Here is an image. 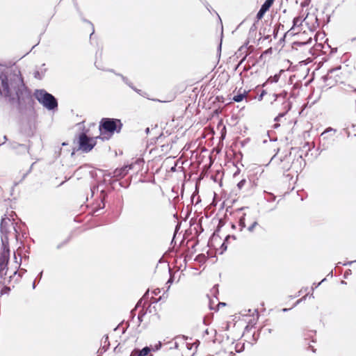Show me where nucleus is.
Wrapping results in <instances>:
<instances>
[{"label": "nucleus", "mask_w": 356, "mask_h": 356, "mask_svg": "<svg viewBox=\"0 0 356 356\" xmlns=\"http://www.w3.org/2000/svg\"><path fill=\"white\" fill-rule=\"evenodd\" d=\"M0 97L10 106L15 105L20 117V133L28 138L33 136L37 118L35 101L19 67L15 63H0Z\"/></svg>", "instance_id": "obj_1"}, {"label": "nucleus", "mask_w": 356, "mask_h": 356, "mask_svg": "<svg viewBox=\"0 0 356 356\" xmlns=\"http://www.w3.org/2000/svg\"><path fill=\"white\" fill-rule=\"evenodd\" d=\"M123 127L121 120L112 118H103L99 124V138L102 140H108L115 133H120Z\"/></svg>", "instance_id": "obj_2"}, {"label": "nucleus", "mask_w": 356, "mask_h": 356, "mask_svg": "<svg viewBox=\"0 0 356 356\" xmlns=\"http://www.w3.org/2000/svg\"><path fill=\"white\" fill-rule=\"evenodd\" d=\"M34 97L48 111L58 110V103L57 99L44 89H35L33 92Z\"/></svg>", "instance_id": "obj_3"}, {"label": "nucleus", "mask_w": 356, "mask_h": 356, "mask_svg": "<svg viewBox=\"0 0 356 356\" xmlns=\"http://www.w3.org/2000/svg\"><path fill=\"white\" fill-rule=\"evenodd\" d=\"M89 130L83 127L81 131L75 138L78 147L76 150H81L83 153L90 152L96 145L98 136L90 137L88 136Z\"/></svg>", "instance_id": "obj_4"}, {"label": "nucleus", "mask_w": 356, "mask_h": 356, "mask_svg": "<svg viewBox=\"0 0 356 356\" xmlns=\"http://www.w3.org/2000/svg\"><path fill=\"white\" fill-rule=\"evenodd\" d=\"M336 132L337 129L330 127L321 133L319 138L320 147L322 148L321 151L327 149L333 145L334 141L333 136Z\"/></svg>", "instance_id": "obj_5"}, {"label": "nucleus", "mask_w": 356, "mask_h": 356, "mask_svg": "<svg viewBox=\"0 0 356 356\" xmlns=\"http://www.w3.org/2000/svg\"><path fill=\"white\" fill-rule=\"evenodd\" d=\"M12 227L13 230L16 233V238L17 239L18 232L16 228V226L13 222H11V220L9 218H7L6 215L4 217H2L1 223H0V232L1 236H8L9 233V227Z\"/></svg>", "instance_id": "obj_6"}, {"label": "nucleus", "mask_w": 356, "mask_h": 356, "mask_svg": "<svg viewBox=\"0 0 356 356\" xmlns=\"http://www.w3.org/2000/svg\"><path fill=\"white\" fill-rule=\"evenodd\" d=\"M2 252L0 254V260L8 264L10 259V248L8 236H1Z\"/></svg>", "instance_id": "obj_7"}, {"label": "nucleus", "mask_w": 356, "mask_h": 356, "mask_svg": "<svg viewBox=\"0 0 356 356\" xmlns=\"http://www.w3.org/2000/svg\"><path fill=\"white\" fill-rule=\"evenodd\" d=\"M114 189L113 187L108 189H102L100 191L99 199L100 203L97 206V207L94 209V213H98L100 210H102L105 208L106 198L108 197V193H111Z\"/></svg>", "instance_id": "obj_8"}, {"label": "nucleus", "mask_w": 356, "mask_h": 356, "mask_svg": "<svg viewBox=\"0 0 356 356\" xmlns=\"http://www.w3.org/2000/svg\"><path fill=\"white\" fill-rule=\"evenodd\" d=\"M115 75L116 76H120L122 81L126 84L127 85L129 88H131L133 90H134L136 92H137L138 95H140V96L143 97H145L148 99H149V97H148V94L142 90H140V89H138L136 88L134 85L133 83H131V81H129V79L127 77V76H124L123 74H120V73H115Z\"/></svg>", "instance_id": "obj_9"}, {"label": "nucleus", "mask_w": 356, "mask_h": 356, "mask_svg": "<svg viewBox=\"0 0 356 356\" xmlns=\"http://www.w3.org/2000/svg\"><path fill=\"white\" fill-rule=\"evenodd\" d=\"M134 168L133 164H127L124 165L123 167L120 168H116L113 172V176L116 179H122L129 172V171Z\"/></svg>", "instance_id": "obj_10"}, {"label": "nucleus", "mask_w": 356, "mask_h": 356, "mask_svg": "<svg viewBox=\"0 0 356 356\" xmlns=\"http://www.w3.org/2000/svg\"><path fill=\"white\" fill-rule=\"evenodd\" d=\"M291 154V152H290L280 159V163L282 165L281 168L284 172L289 171L292 166V163L291 162L290 159Z\"/></svg>", "instance_id": "obj_11"}, {"label": "nucleus", "mask_w": 356, "mask_h": 356, "mask_svg": "<svg viewBox=\"0 0 356 356\" xmlns=\"http://www.w3.org/2000/svg\"><path fill=\"white\" fill-rule=\"evenodd\" d=\"M32 145V143L29 140V144H20L18 143H13L12 145V147L13 149H19V153L24 154L26 152H29L31 145Z\"/></svg>", "instance_id": "obj_12"}, {"label": "nucleus", "mask_w": 356, "mask_h": 356, "mask_svg": "<svg viewBox=\"0 0 356 356\" xmlns=\"http://www.w3.org/2000/svg\"><path fill=\"white\" fill-rule=\"evenodd\" d=\"M218 230H216V232H213V234L211 236L209 241H208V246L210 248V249H216V243H219L220 241V236L216 233Z\"/></svg>", "instance_id": "obj_13"}, {"label": "nucleus", "mask_w": 356, "mask_h": 356, "mask_svg": "<svg viewBox=\"0 0 356 356\" xmlns=\"http://www.w3.org/2000/svg\"><path fill=\"white\" fill-rule=\"evenodd\" d=\"M283 106H284V108L285 109V111L282 112V113H280L275 118H274V121L275 122H278L280 118H283L284 116H285V115L291 110V107H292V103L289 101V100H286L283 103Z\"/></svg>", "instance_id": "obj_14"}, {"label": "nucleus", "mask_w": 356, "mask_h": 356, "mask_svg": "<svg viewBox=\"0 0 356 356\" xmlns=\"http://www.w3.org/2000/svg\"><path fill=\"white\" fill-rule=\"evenodd\" d=\"M270 32H271V24L261 28L259 31V35H264V40H268L270 38Z\"/></svg>", "instance_id": "obj_15"}, {"label": "nucleus", "mask_w": 356, "mask_h": 356, "mask_svg": "<svg viewBox=\"0 0 356 356\" xmlns=\"http://www.w3.org/2000/svg\"><path fill=\"white\" fill-rule=\"evenodd\" d=\"M103 346L98 350V353H101V354L105 353L109 348L110 342L108 341V336L104 335L102 338Z\"/></svg>", "instance_id": "obj_16"}, {"label": "nucleus", "mask_w": 356, "mask_h": 356, "mask_svg": "<svg viewBox=\"0 0 356 356\" xmlns=\"http://www.w3.org/2000/svg\"><path fill=\"white\" fill-rule=\"evenodd\" d=\"M341 65H339L336 67H333V68L328 70L327 74L324 75L322 77V79H323V81L326 83L327 81L331 79H332L331 74L339 71L341 69Z\"/></svg>", "instance_id": "obj_17"}, {"label": "nucleus", "mask_w": 356, "mask_h": 356, "mask_svg": "<svg viewBox=\"0 0 356 356\" xmlns=\"http://www.w3.org/2000/svg\"><path fill=\"white\" fill-rule=\"evenodd\" d=\"M102 185H107V179L104 177V179L101 181L98 184L95 185L90 188L91 196L93 197L95 193L99 191V187Z\"/></svg>", "instance_id": "obj_18"}, {"label": "nucleus", "mask_w": 356, "mask_h": 356, "mask_svg": "<svg viewBox=\"0 0 356 356\" xmlns=\"http://www.w3.org/2000/svg\"><path fill=\"white\" fill-rule=\"evenodd\" d=\"M282 72V70H281L280 71V73L275 74V75L270 76V77H268V79L266 80V81L262 85V86L263 87L266 86V84H268V83H277L279 81L280 78V73Z\"/></svg>", "instance_id": "obj_19"}, {"label": "nucleus", "mask_w": 356, "mask_h": 356, "mask_svg": "<svg viewBox=\"0 0 356 356\" xmlns=\"http://www.w3.org/2000/svg\"><path fill=\"white\" fill-rule=\"evenodd\" d=\"M230 238V235H227L225 238L224 239V241L222 242V243L220 245V252H219V254H222L227 249V243H228V241L229 239Z\"/></svg>", "instance_id": "obj_20"}, {"label": "nucleus", "mask_w": 356, "mask_h": 356, "mask_svg": "<svg viewBox=\"0 0 356 356\" xmlns=\"http://www.w3.org/2000/svg\"><path fill=\"white\" fill-rule=\"evenodd\" d=\"M138 351L139 353L140 356H147L149 353H151V351H152V347L151 346H146L144 348H143L141 350L138 348Z\"/></svg>", "instance_id": "obj_21"}, {"label": "nucleus", "mask_w": 356, "mask_h": 356, "mask_svg": "<svg viewBox=\"0 0 356 356\" xmlns=\"http://www.w3.org/2000/svg\"><path fill=\"white\" fill-rule=\"evenodd\" d=\"M46 71V68L41 70V71H35L33 73V77L38 80H42L44 77Z\"/></svg>", "instance_id": "obj_22"}, {"label": "nucleus", "mask_w": 356, "mask_h": 356, "mask_svg": "<svg viewBox=\"0 0 356 356\" xmlns=\"http://www.w3.org/2000/svg\"><path fill=\"white\" fill-rule=\"evenodd\" d=\"M275 0H265L263 4L261 6V9L268 11L270 8L273 6Z\"/></svg>", "instance_id": "obj_23"}, {"label": "nucleus", "mask_w": 356, "mask_h": 356, "mask_svg": "<svg viewBox=\"0 0 356 356\" xmlns=\"http://www.w3.org/2000/svg\"><path fill=\"white\" fill-rule=\"evenodd\" d=\"M245 95H246V91L244 90L243 92H242V93L239 92L237 95H234L232 98V100L234 101L235 102H241V101H243V99L245 97Z\"/></svg>", "instance_id": "obj_24"}, {"label": "nucleus", "mask_w": 356, "mask_h": 356, "mask_svg": "<svg viewBox=\"0 0 356 356\" xmlns=\"http://www.w3.org/2000/svg\"><path fill=\"white\" fill-rule=\"evenodd\" d=\"M145 161L143 159H136L134 162L131 164L134 165V168L137 167V171H138L140 167L144 164Z\"/></svg>", "instance_id": "obj_25"}, {"label": "nucleus", "mask_w": 356, "mask_h": 356, "mask_svg": "<svg viewBox=\"0 0 356 356\" xmlns=\"http://www.w3.org/2000/svg\"><path fill=\"white\" fill-rule=\"evenodd\" d=\"M284 29V25L282 24L281 23H279L277 24H276L274 28H273V38L275 39L277 38V34H278V32H279V30L280 29Z\"/></svg>", "instance_id": "obj_26"}, {"label": "nucleus", "mask_w": 356, "mask_h": 356, "mask_svg": "<svg viewBox=\"0 0 356 356\" xmlns=\"http://www.w3.org/2000/svg\"><path fill=\"white\" fill-rule=\"evenodd\" d=\"M312 38H309L305 42H300V41L294 42H293V45L298 46V47H302V46H305V45L310 44L312 43Z\"/></svg>", "instance_id": "obj_27"}, {"label": "nucleus", "mask_w": 356, "mask_h": 356, "mask_svg": "<svg viewBox=\"0 0 356 356\" xmlns=\"http://www.w3.org/2000/svg\"><path fill=\"white\" fill-rule=\"evenodd\" d=\"M302 24V21L300 17H296L293 19V26L289 30L293 29L296 26H299Z\"/></svg>", "instance_id": "obj_28"}, {"label": "nucleus", "mask_w": 356, "mask_h": 356, "mask_svg": "<svg viewBox=\"0 0 356 356\" xmlns=\"http://www.w3.org/2000/svg\"><path fill=\"white\" fill-rule=\"evenodd\" d=\"M42 273H43V271L42 270L41 272H40L38 273V275L36 276L35 279L33 282L32 287H33V289H35V287H36V283L37 282L39 283L40 280L42 279Z\"/></svg>", "instance_id": "obj_29"}, {"label": "nucleus", "mask_w": 356, "mask_h": 356, "mask_svg": "<svg viewBox=\"0 0 356 356\" xmlns=\"http://www.w3.org/2000/svg\"><path fill=\"white\" fill-rule=\"evenodd\" d=\"M245 213H243V216L239 218L238 225L241 227V230L245 227Z\"/></svg>", "instance_id": "obj_30"}, {"label": "nucleus", "mask_w": 356, "mask_h": 356, "mask_svg": "<svg viewBox=\"0 0 356 356\" xmlns=\"http://www.w3.org/2000/svg\"><path fill=\"white\" fill-rule=\"evenodd\" d=\"M266 12L267 11H266L264 9H261V8L260 7V8H259V10L257 12V15H256V18H257V21L261 19L264 17V15L266 14Z\"/></svg>", "instance_id": "obj_31"}, {"label": "nucleus", "mask_w": 356, "mask_h": 356, "mask_svg": "<svg viewBox=\"0 0 356 356\" xmlns=\"http://www.w3.org/2000/svg\"><path fill=\"white\" fill-rule=\"evenodd\" d=\"M146 313H147V311H145L143 309L140 310V312H138V321L139 325L142 323L143 318L145 316Z\"/></svg>", "instance_id": "obj_32"}, {"label": "nucleus", "mask_w": 356, "mask_h": 356, "mask_svg": "<svg viewBox=\"0 0 356 356\" xmlns=\"http://www.w3.org/2000/svg\"><path fill=\"white\" fill-rule=\"evenodd\" d=\"M265 198L267 202H272L275 200L276 196L271 193H267Z\"/></svg>", "instance_id": "obj_33"}, {"label": "nucleus", "mask_w": 356, "mask_h": 356, "mask_svg": "<svg viewBox=\"0 0 356 356\" xmlns=\"http://www.w3.org/2000/svg\"><path fill=\"white\" fill-rule=\"evenodd\" d=\"M70 239H71V237L68 236L65 240H64L63 241H62L61 243H60L59 244L57 245L56 249L60 250V248H62L63 246H65V245H67L69 243Z\"/></svg>", "instance_id": "obj_34"}, {"label": "nucleus", "mask_w": 356, "mask_h": 356, "mask_svg": "<svg viewBox=\"0 0 356 356\" xmlns=\"http://www.w3.org/2000/svg\"><path fill=\"white\" fill-rule=\"evenodd\" d=\"M8 266H6V268H3V266L0 268V279L4 277V276L6 275V273H7V271H8ZM1 284V282H0V284Z\"/></svg>", "instance_id": "obj_35"}, {"label": "nucleus", "mask_w": 356, "mask_h": 356, "mask_svg": "<svg viewBox=\"0 0 356 356\" xmlns=\"http://www.w3.org/2000/svg\"><path fill=\"white\" fill-rule=\"evenodd\" d=\"M10 291V287L8 286H4L0 291L1 296H3L4 294H8Z\"/></svg>", "instance_id": "obj_36"}, {"label": "nucleus", "mask_w": 356, "mask_h": 356, "mask_svg": "<svg viewBox=\"0 0 356 356\" xmlns=\"http://www.w3.org/2000/svg\"><path fill=\"white\" fill-rule=\"evenodd\" d=\"M26 272V270L24 268H20L19 271L15 270L13 273V275H18V277L21 278L22 275Z\"/></svg>", "instance_id": "obj_37"}, {"label": "nucleus", "mask_w": 356, "mask_h": 356, "mask_svg": "<svg viewBox=\"0 0 356 356\" xmlns=\"http://www.w3.org/2000/svg\"><path fill=\"white\" fill-rule=\"evenodd\" d=\"M308 296V294H306L303 297H302L300 299L298 300L293 305L292 308L296 307L298 305H299L301 302L305 301L307 299V297Z\"/></svg>", "instance_id": "obj_38"}, {"label": "nucleus", "mask_w": 356, "mask_h": 356, "mask_svg": "<svg viewBox=\"0 0 356 356\" xmlns=\"http://www.w3.org/2000/svg\"><path fill=\"white\" fill-rule=\"evenodd\" d=\"M211 292L213 295L216 297L217 294H218V284H215L211 289Z\"/></svg>", "instance_id": "obj_39"}, {"label": "nucleus", "mask_w": 356, "mask_h": 356, "mask_svg": "<svg viewBox=\"0 0 356 356\" xmlns=\"http://www.w3.org/2000/svg\"><path fill=\"white\" fill-rule=\"evenodd\" d=\"M246 183V179H242L238 184H237V187L239 190H241L243 186Z\"/></svg>", "instance_id": "obj_40"}, {"label": "nucleus", "mask_w": 356, "mask_h": 356, "mask_svg": "<svg viewBox=\"0 0 356 356\" xmlns=\"http://www.w3.org/2000/svg\"><path fill=\"white\" fill-rule=\"evenodd\" d=\"M258 225L257 221H254L250 226L248 227V230L250 232H252L254 231V227Z\"/></svg>", "instance_id": "obj_41"}, {"label": "nucleus", "mask_w": 356, "mask_h": 356, "mask_svg": "<svg viewBox=\"0 0 356 356\" xmlns=\"http://www.w3.org/2000/svg\"><path fill=\"white\" fill-rule=\"evenodd\" d=\"M99 171L103 174V177H106V178L107 177H111V178L114 177L113 176V172H107V173H105V172H104V171H103L102 170H99Z\"/></svg>", "instance_id": "obj_42"}, {"label": "nucleus", "mask_w": 356, "mask_h": 356, "mask_svg": "<svg viewBox=\"0 0 356 356\" xmlns=\"http://www.w3.org/2000/svg\"><path fill=\"white\" fill-rule=\"evenodd\" d=\"M138 305H139V302H138V303H137V305H136V306L135 307V308H134V309H133L131 311V312H130V314H131V318H132V319H133V318L135 317V316H136L135 311L136 310V309H137V307H138Z\"/></svg>", "instance_id": "obj_43"}, {"label": "nucleus", "mask_w": 356, "mask_h": 356, "mask_svg": "<svg viewBox=\"0 0 356 356\" xmlns=\"http://www.w3.org/2000/svg\"><path fill=\"white\" fill-rule=\"evenodd\" d=\"M162 346L161 343L159 341L157 344L155 345L154 348H152L153 351H157L161 349Z\"/></svg>", "instance_id": "obj_44"}, {"label": "nucleus", "mask_w": 356, "mask_h": 356, "mask_svg": "<svg viewBox=\"0 0 356 356\" xmlns=\"http://www.w3.org/2000/svg\"><path fill=\"white\" fill-rule=\"evenodd\" d=\"M130 356H140L139 353H138V348H134V349L131 351V354H130Z\"/></svg>", "instance_id": "obj_45"}, {"label": "nucleus", "mask_w": 356, "mask_h": 356, "mask_svg": "<svg viewBox=\"0 0 356 356\" xmlns=\"http://www.w3.org/2000/svg\"><path fill=\"white\" fill-rule=\"evenodd\" d=\"M352 274V271L350 269H348L345 271L344 273V275H343V277L345 279H347L349 275H350Z\"/></svg>", "instance_id": "obj_46"}, {"label": "nucleus", "mask_w": 356, "mask_h": 356, "mask_svg": "<svg viewBox=\"0 0 356 356\" xmlns=\"http://www.w3.org/2000/svg\"><path fill=\"white\" fill-rule=\"evenodd\" d=\"M35 163H33L31 164V165L30 166V168H29V170H28V171H27V172H26L23 175V177H22V179H24L27 176V175L31 172V170H32V169H33V166L34 165V164H35Z\"/></svg>", "instance_id": "obj_47"}, {"label": "nucleus", "mask_w": 356, "mask_h": 356, "mask_svg": "<svg viewBox=\"0 0 356 356\" xmlns=\"http://www.w3.org/2000/svg\"><path fill=\"white\" fill-rule=\"evenodd\" d=\"M35 163H33L31 164V165L30 166V168H29V170H28V171H27V172H26L23 175V177H22V179H24L27 176V175L31 172V170H32V169H33V166L34 165V164H35Z\"/></svg>", "instance_id": "obj_48"}, {"label": "nucleus", "mask_w": 356, "mask_h": 356, "mask_svg": "<svg viewBox=\"0 0 356 356\" xmlns=\"http://www.w3.org/2000/svg\"><path fill=\"white\" fill-rule=\"evenodd\" d=\"M266 94V91L265 90H263L261 92V94L258 96V100L261 101L264 96Z\"/></svg>", "instance_id": "obj_49"}, {"label": "nucleus", "mask_w": 356, "mask_h": 356, "mask_svg": "<svg viewBox=\"0 0 356 356\" xmlns=\"http://www.w3.org/2000/svg\"><path fill=\"white\" fill-rule=\"evenodd\" d=\"M221 38H222V34L221 35ZM221 49H222V39H220V42L217 48V51H218V53H219V55H220Z\"/></svg>", "instance_id": "obj_50"}, {"label": "nucleus", "mask_w": 356, "mask_h": 356, "mask_svg": "<svg viewBox=\"0 0 356 356\" xmlns=\"http://www.w3.org/2000/svg\"><path fill=\"white\" fill-rule=\"evenodd\" d=\"M209 12L211 13L212 8L207 1L203 3Z\"/></svg>", "instance_id": "obj_51"}, {"label": "nucleus", "mask_w": 356, "mask_h": 356, "mask_svg": "<svg viewBox=\"0 0 356 356\" xmlns=\"http://www.w3.org/2000/svg\"><path fill=\"white\" fill-rule=\"evenodd\" d=\"M248 54H246L243 58L242 59L239 61L238 64L237 65V66L236 67V69H237L243 62L244 60L246 59V57H247Z\"/></svg>", "instance_id": "obj_52"}, {"label": "nucleus", "mask_w": 356, "mask_h": 356, "mask_svg": "<svg viewBox=\"0 0 356 356\" xmlns=\"http://www.w3.org/2000/svg\"><path fill=\"white\" fill-rule=\"evenodd\" d=\"M197 193H198V191L196 189L195 191L192 194V195L191 197V203H193L194 199Z\"/></svg>", "instance_id": "obj_53"}, {"label": "nucleus", "mask_w": 356, "mask_h": 356, "mask_svg": "<svg viewBox=\"0 0 356 356\" xmlns=\"http://www.w3.org/2000/svg\"><path fill=\"white\" fill-rule=\"evenodd\" d=\"M290 31H291V30H289L288 31H286V32L284 34L283 37H282V38L280 39V42H284V41H285V38H286V35L290 33Z\"/></svg>", "instance_id": "obj_54"}, {"label": "nucleus", "mask_w": 356, "mask_h": 356, "mask_svg": "<svg viewBox=\"0 0 356 356\" xmlns=\"http://www.w3.org/2000/svg\"><path fill=\"white\" fill-rule=\"evenodd\" d=\"M321 284V282L313 283L312 286V291H314L315 289L318 288Z\"/></svg>", "instance_id": "obj_55"}, {"label": "nucleus", "mask_w": 356, "mask_h": 356, "mask_svg": "<svg viewBox=\"0 0 356 356\" xmlns=\"http://www.w3.org/2000/svg\"><path fill=\"white\" fill-rule=\"evenodd\" d=\"M114 182H115V181L112 180L111 179L107 180V185L109 186L108 188H111V187H113V184Z\"/></svg>", "instance_id": "obj_56"}, {"label": "nucleus", "mask_w": 356, "mask_h": 356, "mask_svg": "<svg viewBox=\"0 0 356 356\" xmlns=\"http://www.w3.org/2000/svg\"><path fill=\"white\" fill-rule=\"evenodd\" d=\"M257 30V26L255 24H253L250 29V33L254 32Z\"/></svg>", "instance_id": "obj_57"}, {"label": "nucleus", "mask_w": 356, "mask_h": 356, "mask_svg": "<svg viewBox=\"0 0 356 356\" xmlns=\"http://www.w3.org/2000/svg\"><path fill=\"white\" fill-rule=\"evenodd\" d=\"M8 266V264L5 263L4 261L0 260V268L3 266V268H6Z\"/></svg>", "instance_id": "obj_58"}, {"label": "nucleus", "mask_w": 356, "mask_h": 356, "mask_svg": "<svg viewBox=\"0 0 356 356\" xmlns=\"http://www.w3.org/2000/svg\"><path fill=\"white\" fill-rule=\"evenodd\" d=\"M356 262V260H354V261H348V262H346V263H343V266H349V265H351L352 264Z\"/></svg>", "instance_id": "obj_59"}, {"label": "nucleus", "mask_w": 356, "mask_h": 356, "mask_svg": "<svg viewBox=\"0 0 356 356\" xmlns=\"http://www.w3.org/2000/svg\"><path fill=\"white\" fill-rule=\"evenodd\" d=\"M173 281H174V277H173L172 275H170V278L168 279V282H167V283L172 284V283L173 282Z\"/></svg>", "instance_id": "obj_60"}, {"label": "nucleus", "mask_w": 356, "mask_h": 356, "mask_svg": "<svg viewBox=\"0 0 356 356\" xmlns=\"http://www.w3.org/2000/svg\"><path fill=\"white\" fill-rule=\"evenodd\" d=\"M280 124L279 123H277V122H275V123L273 125V129H277L278 127H280Z\"/></svg>", "instance_id": "obj_61"}, {"label": "nucleus", "mask_w": 356, "mask_h": 356, "mask_svg": "<svg viewBox=\"0 0 356 356\" xmlns=\"http://www.w3.org/2000/svg\"><path fill=\"white\" fill-rule=\"evenodd\" d=\"M90 174L92 177L95 178V177H97V173L95 171H90Z\"/></svg>", "instance_id": "obj_62"}, {"label": "nucleus", "mask_w": 356, "mask_h": 356, "mask_svg": "<svg viewBox=\"0 0 356 356\" xmlns=\"http://www.w3.org/2000/svg\"><path fill=\"white\" fill-rule=\"evenodd\" d=\"M343 130L346 131V134H347V136H348V137H350V131L348 130V129H346H346H344Z\"/></svg>", "instance_id": "obj_63"}, {"label": "nucleus", "mask_w": 356, "mask_h": 356, "mask_svg": "<svg viewBox=\"0 0 356 356\" xmlns=\"http://www.w3.org/2000/svg\"><path fill=\"white\" fill-rule=\"evenodd\" d=\"M160 293V289H156L154 291V293L155 295H158L159 293Z\"/></svg>", "instance_id": "obj_64"}]
</instances>
